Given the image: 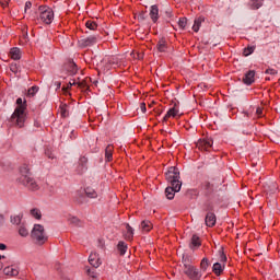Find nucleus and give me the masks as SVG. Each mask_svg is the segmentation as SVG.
<instances>
[{
    "mask_svg": "<svg viewBox=\"0 0 280 280\" xmlns=\"http://www.w3.org/2000/svg\"><path fill=\"white\" fill-rule=\"evenodd\" d=\"M142 231H150L152 229V223L150 221H142L140 224Z\"/></svg>",
    "mask_w": 280,
    "mask_h": 280,
    "instance_id": "obj_34",
    "label": "nucleus"
},
{
    "mask_svg": "<svg viewBox=\"0 0 280 280\" xmlns=\"http://www.w3.org/2000/svg\"><path fill=\"white\" fill-rule=\"evenodd\" d=\"M34 126H35V128H40V121H38V119H35Z\"/></svg>",
    "mask_w": 280,
    "mask_h": 280,
    "instance_id": "obj_52",
    "label": "nucleus"
},
{
    "mask_svg": "<svg viewBox=\"0 0 280 280\" xmlns=\"http://www.w3.org/2000/svg\"><path fill=\"white\" fill-rule=\"evenodd\" d=\"M117 250L119 253V255L124 256L126 255L127 250H128V244H126V242L120 241L117 245Z\"/></svg>",
    "mask_w": 280,
    "mask_h": 280,
    "instance_id": "obj_23",
    "label": "nucleus"
},
{
    "mask_svg": "<svg viewBox=\"0 0 280 280\" xmlns=\"http://www.w3.org/2000/svg\"><path fill=\"white\" fill-rule=\"evenodd\" d=\"M63 71H67L68 75H75L78 73V65L69 59L65 65H63Z\"/></svg>",
    "mask_w": 280,
    "mask_h": 280,
    "instance_id": "obj_8",
    "label": "nucleus"
},
{
    "mask_svg": "<svg viewBox=\"0 0 280 280\" xmlns=\"http://www.w3.org/2000/svg\"><path fill=\"white\" fill-rule=\"evenodd\" d=\"M212 271L214 272V275H217V277H220V275L224 272V265L222 266V264L215 262L212 267Z\"/></svg>",
    "mask_w": 280,
    "mask_h": 280,
    "instance_id": "obj_24",
    "label": "nucleus"
},
{
    "mask_svg": "<svg viewBox=\"0 0 280 280\" xmlns=\"http://www.w3.org/2000/svg\"><path fill=\"white\" fill-rule=\"evenodd\" d=\"M86 275L89 276V277H92V279H95V277H97V273L95 272V267L94 268H88L86 269Z\"/></svg>",
    "mask_w": 280,
    "mask_h": 280,
    "instance_id": "obj_41",
    "label": "nucleus"
},
{
    "mask_svg": "<svg viewBox=\"0 0 280 280\" xmlns=\"http://www.w3.org/2000/svg\"><path fill=\"white\" fill-rule=\"evenodd\" d=\"M249 10H259L264 7V0H249L247 3Z\"/></svg>",
    "mask_w": 280,
    "mask_h": 280,
    "instance_id": "obj_19",
    "label": "nucleus"
},
{
    "mask_svg": "<svg viewBox=\"0 0 280 280\" xmlns=\"http://www.w3.org/2000/svg\"><path fill=\"white\" fill-rule=\"evenodd\" d=\"M256 113H257L258 116H260L261 113H262L261 108H257V109H256Z\"/></svg>",
    "mask_w": 280,
    "mask_h": 280,
    "instance_id": "obj_55",
    "label": "nucleus"
},
{
    "mask_svg": "<svg viewBox=\"0 0 280 280\" xmlns=\"http://www.w3.org/2000/svg\"><path fill=\"white\" fill-rule=\"evenodd\" d=\"M10 222L14 226H21L23 224V213L14 214L10 217Z\"/></svg>",
    "mask_w": 280,
    "mask_h": 280,
    "instance_id": "obj_18",
    "label": "nucleus"
},
{
    "mask_svg": "<svg viewBox=\"0 0 280 280\" xmlns=\"http://www.w3.org/2000/svg\"><path fill=\"white\" fill-rule=\"evenodd\" d=\"M0 4L2 5V8H8V2H0Z\"/></svg>",
    "mask_w": 280,
    "mask_h": 280,
    "instance_id": "obj_56",
    "label": "nucleus"
},
{
    "mask_svg": "<svg viewBox=\"0 0 280 280\" xmlns=\"http://www.w3.org/2000/svg\"><path fill=\"white\" fill-rule=\"evenodd\" d=\"M254 52H255V46H247L243 50L244 56H250V54H254Z\"/></svg>",
    "mask_w": 280,
    "mask_h": 280,
    "instance_id": "obj_35",
    "label": "nucleus"
},
{
    "mask_svg": "<svg viewBox=\"0 0 280 280\" xmlns=\"http://www.w3.org/2000/svg\"><path fill=\"white\" fill-rule=\"evenodd\" d=\"M196 148H198V150H201L203 152H210L211 148H213V139L211 138L199 139L196 143Z\"/></svg>",
    "mask_w": 280,
    "mask_h": 280,
    "instance_id": "obj_7",
    "label": "nucleus"
},
{
    "mask_svg": "<svg viewBox=\"0 0 280 280\" xmlns=\"http://www.w3.org/2000/svg\"><path fill=\"white\" fill-rule=\"evenodd\" d=\"M265 73H267L268 75H277V70L272 69V68H268Z\"/></svg>",
    "mask_w": 280,
    "mask_h": 280,
    "instance_id": "obj_45",
    "label": "nucleus"
},
{
    "mask_svg": "<svg viewBox=\"0 0 280 280\" xmlns=\"http://www.w3.org/2000/svg\"><path fill=\"white\" fill-rule=\"evenodd\" d=\"M202 189H205L207 196L211 195V192L213 191L214 189V186L213 184L209 183V182H205L202 184Z\"/></svg>",
    "mask_w": 280,
    "mask_h": 280,
    "instance_id": "obj_27",
    "label": "nucleus"
},
{
    "mask_svg": "<svg viewBox=\"0 0 280 280\" xmlns=\"http://www.w3.org/2000/svg\"><path fill=\"white\" fill-rule=\"evenodd\" d=\"M184 275L188 277L190 280H200L202 279V271L196 268L194 265H186V269H184Z\"/></svg>",
    "mask_w": 280,
    "mask_h": 280,
    "instance_id": "obj_6",
    "label": "nucleus"
},
{
    "mask_svg": "<svg viewBox=\"0 0 280 280\" xmlns=\"http://www.w3.org/2000/svg\"><path fill=\"white\" fill-rule=\"evenodd\" d=\"M5 248H8V246L3 243H0V250H5Z\"/></svg>",
    "mask_w": 280,
    "mask_h": 280,
    "instance_id": "obj_53",
    "label": "nucleus"
},
{
    "mask_svg": "<svg viewBox=\"0 0 280 280\" xmlns=\"http://www.w3.org/2000/svg\"><path fill=\"white\" fill-rule=\"evenodd\" d=\"M85 26L88 27V30H92L95 31L97 30V23L93 22V21H88L85 23Z\"/></svg>",
    "mask_w": 280,
    "mask_h": 280,
    "instance_id": "obj_38",
    "label": "nucleus"
},
{
    "mask_svg": "<svg viewBox=\"0 0 280 280\" xmlns=\"http://www.w3.org/2000/svg\"><path fill=\"white\" fill-rule=\"evenodd\" d=\"M45 156H47V159H51V160L56 159V156L54 155V153L49 149L45 150Z\"/></svg>",
    "mask_w": 280,
    "mask_h": 280,
    "instance_id": "obj_43",
    "label": "nucleus"
},
{
    "mask_svg": "<svg viewBox=\"0 0 280 280\" xmlns=\"http://www.w3.org/2000/svg\"><path fill=\"white\" fill-rule=\"evenodd\" d=\"M79 43L81 47H93V45L97 43V36L95 35L89 36L86 38L81 39Z\"/></svg>",
    "mask_w": 280,
    "mask_h": 280,
    "instance_id": "obj_9",
    "label": "nucleus"
},
{
    "mask_svg": "<svg viewBox=\"0 0 280 280\" xmlns=\"http://www.w3.org/2000/svg\"><path fill=\"white\" fill-rule=\"evenodd\" d=\"M158 50L163 52L167 49V40H165V38H161L159 42H158Z\"/></svg>",
    "mask_w": 280,
    "mask_h": 280,
    "instance_id": "obj_26",
    "label": "nucleus"
},
{
    "mask_svg": "<svg viewBox=\"0 0 280 280\" xmlns=\"http://www.w3.org/2000/svg\"><path fill=\"white\" fill-rule=\"evenodd\" d=\"M19 235H21V237H27V235H30V231L27 230V226L25 225V223H22L20 225Z\"/></svg>",
    "mask_w": 280,
    "mask_h": 280,
    "instance_id": "obj_29",
    "label": "nucleus"
},
{
    "mask_svg": "<svg viewBox=\"0 0 280 280\" xmlns=\"http://www.w3.org/2000/svg\"><path fill=\"white\" fill-rule=\"evenodd\" d=\"M206 225L213 228L215 226L217 218L215 213L213 212H208L205 219Z\"/></svg>",
    "mask_w": 280,
    "mask_h": 280,
    "instance_id": "obj_17",
    "label": "nucleus"
},
{
    "mask_svg": "<svg viewBox=\"0 0 280 280\" xmlns=\"http://www.w3.org/2000/svg\"><path fill=\"white\" fill-rule=\"evenodd\" d=\"M10 56L12 60H21V48H18V47L11 48Z\"/></svg>",
    "mask_w": 280,
    "mask_h": 280,
    "instance_id": "obj_22",
    "label": "nucleus"
},
{
    "mask_svg": "<svg viewBox=\"0 0 280 280\" xmlns=\"http://www.w3.org/2000/svg\"><path fill=\"white\" fill-rule=\"evenodd\" d=\"M20 177L18 178V183L27 187L30 191H38L39 187L36 183V179L32 177V173L30 172V166L27 164H23L20 167Z\"/></svg>",
    "mask_w": 280,
    "mask_h": 280,
    "instance_id": "obj_2",
    "label": "nucleus"
},
{
    "mask_svg": "<svg viewBox=\"0 0 280 280\" xmlns=\"http://www.w3.org/2000/svg\"><path fill=\"white\" fill-rule=\"evenodd\" d=\"M183 265H184V270H187V266H194L191 265V261L189 260L188 257H183Z\"/></svg>",
    "mask_w": 280,
    "mask_h": 280,
    "instance_id": "obj_42",
    "label": "nucleus"
},
{
    "mask_svg": "<svg viewBox=\"0 0 280 280\" xmlns=\"http://www.w3.org/2000/svg\"><path fill=\"white\" fill-rule=\"evenodd\" d=\"M105 158L107 161H113V144H108L105 149Z\"/></svg>",
    "mask_w": 280,
    "mask_h": 280,
    "instance_id": "obj_31",
    "label": "nucleus"
},
{
    "mask_svg": "<svg viewBox=\"0 0 280 280\" xmlns=\"http://www.w3.org/2000/svg\"><path fill=\"white\" fill-rule=\"evenodd\" d=\"M167 183H171V185L176 187V190L180 189L183 187V182H180V171H178V167L172 166L168 168V171L165 174Z\"/></svg>",
    "mask_w": 280,
    "mask_h": 280,
    "instance_id": "obj_3",
    "label": "nucleus"
},
{
    "mask_svg": "<svg viewBox=\"0 0 280 280\" xmlns=\"http://www.w3.org/2000/svg\"><path fill=\"white\" fill-rule=\"evenodd\" d=\"M31 215L35 218V220H40L43 218V214L38 208L31 209Z\"/></svg>",
    "mask_w": 280,
    "mask_h": 280,
    "instance_id": "obj_32",
    "label": "nucleus"
},
{
    "mask_svg": "<svg viewBox=\"0 0 280 280\" xmlns=\"http://www.w3.org/2000/svg\"><path fill=\"white\" fill-rule=\"evenodd\" d=\"M57 86H58V89H60V82H57Z\"/></svg>",
    "mask_w": 280,
    "mask_h": 280,
    "instance_id": "obj_59",
    "label": "nucleus"
},
{
    "mask_svg": "<svg viewBox=\"0 0 280 280\" xmlns=\"http://www.w3.org/2000/svg\"><path fill=\"white\" fill-rule=\"evenodd\" d=\"M126 230H127L126 240L131 241L135 237V229H132V226H130V224L127 223Z\"/></svg>",
    "mask_w": 280,
    "mask_h": 280,
    "instance_id": "obj_30",
    "label": "nucleus"
},
{
    "mask_svg": "<svg viewBox=\"0 0 280 280\" xmlns=\"http://www.w3.org/2000/svg\"><path fill=\"white\" fill-rule=\"evenodd\" d=\"M11 71L16 72V65H11Z\"/></svg>",
    "mask_w": 280,
    "mask_h": 280,
    "instance_id": "obj_54",
    "label": "nucleus"
},
{
    "mask_svg": "<svg viewBox=\"0 0 280 280\" xmlns=\"http://www.w3.org/2000/svg\"><path fill=\"white\" fill-rule=\"evenodd\" d=\"M0 259H5V256H3V255H0Z\"/></svg>",
    "mask_w": 280,
    "mask_h": 280,
    "instance_id": "obj_58",
    "label": "nucleus"
},
{
    "mask_svg": "<svg viewBox=\"0 0 280 280\" xmlns=\"http://www.w3.org/2000/svg\"><path fill=\"white\" fill-rule=\"evenodd\" d=\"M86 198H97V191L93 189L92 187H86L84 189Z\"/></svg>",
    "mask_w": 280,
    "mask_h": 280,
    "instance_id": "obj_28",
    "label": "nucleus"
},
{
    "mask_svg": "<svg viewBox=\"0 0 280 280\" xmlns=\"http://www.w3.org/2000/svg\"><path fill=\"white\" fill-rule=\"evenodd\" d=\"M149 16H150L152 23H158V21H159V5H156V4L151 5Z\"/></svg>",
    "mask_w": 280,
    "mask_h": 280,
    "instance_id": "obj_12",
    "label": "nucleus"
},
{
    "mask_svg": "<svg viewBox=\"0 0 280 280\" xmlns=\"http://www.w3.org/2000/svg\"><path fill=\"white\" fill-rule=\"evenodd\" d=\"M176 115H178V109L176 107L170 108L163 117V121H167L170 117H176Z\"/></svg>",
    "mask_w": 280,
    "mask_h": 280,
    "instance_id": "obj_25",
    "label": "nucleus"
},
{
    "mask_svg": "<svg viewBox=\"0 0 280 280\" xmlns=\"http://www.w3.org/2000/svg\"><path fill=\"white\" fill-rule=\"evenodd\" d=\"M140 109H141L142 113H147L148 109L145 107V103L140 104Z\"/></svg>",
    "mask_w": 280,
    "mask_h": 280,
    "instance_id": "obj_50",
    "label": "nucleus"
},
{
    "mask_svg": "<svg viewBox=\"0 0 280 280\" xmlns=\"http://www.w3.org/2000/svg\"><path fill=\"white\" fill-rule=\"evenodd\" d=\"M178 26L180 30H185V27H187V18H180L178 20Z\"/></svg>",
    "mask_w": 280,
    "mask_h": 280,
    "instance_id": "obj_39",
    "label": "nucleus"
},
{
    "mask_svg": "<svg viewBox=\"0 0 280 280\" xmlns=\"http://www.w3.org/2000/svg\"><path fill=\"white\" fill-rule=\"evenodd\" d=\"M3 268V265H0V270Z\"/></svg>",
    "mask_w": 280,
    "mask_h": 280,
    "instance_id": "obj_60",
    "label": "nucleus"
},
{
    "mask_svg": "<svg viewBox=\"0 0 280 280\" xmlns=\"http://www.w3.org/2000/svg\"><path fill=\"white\" fill-rule=\"evenodd\" d=\"M32 9V1H26L24 12H27V10Z\"/></svg>",
    "mask_w": 280,
    "mask_h": 280,
    "instance_id": "obj_47",
    "label": "nucleus"
},
{
    "mask_svg": "<svg viewBox=\"0 0 280 280\" xmlns=\"http://www.w3.org/2000/svg\"><path fill=\"white\" fill-rule=\"evenodd\" d=\"M31 237L34 240L35 244L43 246L47 240V236L45 235V226L42 224H35L31 232Z\"/></svg>",
    "mask_w": 280,
    "mask_h": 280,
    "instance_id": "obj_4",
    "label": "nucleus"
},
{
    "mask_svg": "<svg viewBox=\"0 0 280 280\" xmlns=\"http://www.w3.org/2000/svg\"><path fill=\"white\" fill-rule=\"evenodd\" d=\"M178 191H180V189L176 190V186H168L165 188V196L167 198V200H174V196H176V194H178Z\"/></svg>",
    "mask_w": 280,
    "mask_h": 280,
    "instance_id": "obj_13",
    "label": "nucleus"
},
{
    "mask_svg": "<svg viewBox=\"0 0 280 280\" xmlns=\"http://www.w3.org/2000/svg\"><path fill=\"white\" fill-rule=\"evenodd\" d=\"M165 16L166 19H174V12L172 11V9L165 11Z\"/></svg>",
    "mask_w": 280,
    "mask_h": 280,
    "instance_id": "obj_44",
    "label": "nucleus"
},
{
    "mask_svg": "<svg viewBox=\"0 0 280 280\" xmlns=\"http://www.w3.org/2000/svg\"><path fill=\"white\" fill-rule=\"evenodd\" d=\"M39 19L46 25H51L54 22V10L47 5H39Z\"/></svg>",
    "mask_w": 280,
    "mask_h": 280,
    "instance_id": "obj_5",
    "label": "nucleus"
},
{
    "mask_svg": "<svg viewBox=\"0 0 280 280\" xmlns=\"http://www.w3.org/2000/svg\"><path fill=\"white\" fill-rule=\"evenodd\" d=\"M69 222L70 224H74V226H82V221H80L78 217H71Z\"/></svg>",
    "mask_w": 280,
    "mask_h": 280,
    "instance_id": "obj_37",
    "label": "nucleus"
},
{
    "mask_svg": "<svg viewBox=\"0 0 280 280\" xmlns=\"http://www.w3.org/2000/svg\"><path fill=\"white\" fill-rule=\"evenodd\" d=\"M74 84H78L79 86H82V83H80V81L75 82V80H72L69 82L70 86H74Z\"/></svg>",
    "mask_w": 280,
    "mask_h": 280,
    "instance_id": "obj_49",
    "label": "nucleus"
},
{
    "mask_svg": "<svg viewBox=\"0 0 280 280\" xmlns=\"http://www.w3.org/2000/svg\"><path fill=\"white\" fill-rule=\"evenodd\" d=\"M60 115L63 118L69 115V109H67V104L60 105Z\"/></svg>",
    "mask_w": 280,
    "mask_h": 280,
    "instance_id": "obj_36",
    "label": "nucleus"
},
{
    "mask_svg": "<svg viewBox=\"0 0 280 280\" xmlns=\"http://www.w3.org/2000/svg\"><path fill=\"white\" fill-rule=\"evenodd\" d=\"M206 211H208V213H213V203H207Z\"/></svg>",
    "mask_w": 280,
    "mask_h": 280,
    "instance_id": "obj_46",
    "label": "nucleus"
},
{
    "mask_svg": "<svg viewBox=\"0 0 280 280\" xmlns=\"http://www.w3.org/2000/svg\"><path fill=\"white\" fill-rule=\"evenodd\" d=\"M74 200L77 205H86V202H89V200L86 199V196H84V192H77Z\"/></svg>",
    "mask_w": 280,
    "mask_h": 280,
    "instance_id": "obj_21",
    "label": "nucleus"
},
{
    "mask_svg": "<svg viewBox=\"0 0 280 280\" xmlns=\"http://www.w3.org/2000/svg\"><path fill=\"white\" fill-rule=\"evenodd\" d=\"M205 23V16L196 18L194 21L192 30L195 32H200V26Z\"/></svg>",
    "mask_w": 280,
    "mask_h": 280,
    "instance_id": "obj_20",
    "label": "nucleus"
},
{
    "mask_svg": "<svg viewBox=\"0 0 280 280\" xmlns=\"http://www.w3.org/2000/svg\"><path fill=\"white\" fill-rule=\"evenodd\" d=\"M255 82V70H248L243 78V84L250 86Z\"/></svg>",
    "mask_w": 280,
    "mask_h": 280,
    "instance_id": "obj_10",
    "label": "nucleus"
},
{
    "mask_svg": "<svg viewBox=\"0 0 280 280\" xmlns=\"http://www.w3.org/2000/svg\"><path fill=\"white\" fill-rule=\"evenodd\" d=\"M89 163V159L86 156H81L79 160V167H78V174H82L83 172H86L89 167L86 166Z\"/></svg>",
    "mask_w": 280,
    "mask_h": 280,
    "instance_id": "obj_14",
    "label": "nucleus"
},
{
    "mask_svg": "<svg viewBox=\"0 0 280 280\" xmlns=\"http://www.w3.org/2000/svg\"><path fill=\"white\" fill-rule=\"evenodd\" d=\"M209 266H211V262H209V258L201 259L200 268L202 272H207V268H209Z\"/></svg>",
    "mask_w": 280,
    "mask_h": 280,
    "instance_id": "obj_33",
    "label": "nucleus"
},
{
    "mask_svg": "<svg viewBox=\"0 0 280 280\" xmlns=\"http://www.w3.org/2000/svg\"><path fill=\"white\" fill-rule=\"evenodd\" d=\"M3 273L7 275V277H18L19 268L14 267V265L8 266L3 269Z\"/></svg>",
    "mask_w": 280,
    "mask_h": 280,
    "instance_id": "obj_16",
    "label": "nucleus"
},
{
    "mask_svg": "<svg viewBox=\"0 0 280 280\" xmlns=\"http://www.w3.org/2000/svg\"><path fill=\"white\" fill-rule=\"evenodd\" d=\"M16 107L10 118L11 126H15L16 128H23L25 126V121L27 120V101H23V98L19 97L16 100Z\"/></svg>",
    "mask_w": 280,
    "mask_h": 280,
    "instance_id": "obj_1",
    "label": "nucleus"
},
{
    "mask_svg": "<svg viewBox=\"0 0 280 280\" xmlns=\"http://www.w3.org/2000/svg\"><path fill=\"white\" fill-rule=\"evenodd\" d=\"M200 246H202V243L200 242V236L194 234L190 238L189 248H191V250H196V248H200Z\"/></svg>",
    "mask_w": 280,
    "mask_h": 280,
    "instance_id": "obj_15",
    "label": "nucleus"
},
{
    "mask_svg": "<svg viewBox=\"0 0 280 280\" xmlns=\"http://www.w3.org/2000/svg\"><path fill=\"white\" fill-rule=\"evenodd\" d=\"M138 20H139V21H145V13H140V14L138 15Z\"/></svg>",
    "mask_w": 280,
    "mask_h": 280,
    "instance_id": "obj_51",
    "label": "nucleus"
},
{
    "mask_svg": "<svg viewBox=\"0 0 280 280\" xmlns=\"http://www.w3.org/2000/svg\"><path fill=\"white\" fill-rule=\"evenodd\" d=\"M89 264L93 266V268H100V266H102V259H100V256L96 253H92L89 257Z\"/></svg>",
    "mask_w": 280,
    "mask_h": 280,
    "instance_id": "obj_11",
    "label": "nucleus"
},
{
    "mask_svg": "<svg viewBox=\"0 0 280 280\" xmlns=\"http://www.w3.org/2000/svg\"><path fill=\"white\" fill-rule=\"evenodd\" d=\"M220 261H222L223 264L226 262V255L224 254V252H220Z\"/></svg>",
    "mask_w": 280,
    "mask_h": 280,
    "instance_id": "obj_48",
    "label": "nucleus"
},
{
    "mask_svg": "<svg viewBox=\"0 0 280 280\" xmlns=\"http://www.w3.org/2000/svg\"><path fill=\"white\" fill-rule=\"evenodd\" d=\"M38 89H39V88L36 86V85H34V86H32L31 89H28V95H30V97H34V96L36 95Z\"/></svg>",
    "mask_w": 280,
    "mask_h": 280,
    "instance_id": "obj_40",
    "label": "nucleus"
},
{
    "mask_svg": "<svg viewBox=\"0 0 280 280\" xmlns=\"http://www.w3.org/2000/svg\"><path fill=\"white\" fill-rule=\"evenodd\" d=\"M71 139H73V137L75 138V131H71Z\"/></svg>",
    "mask_w": 280,
    "mask_h": 280,
    "instance_id": "obj_57",
    "label": "nucleus"
}]
</instances>
